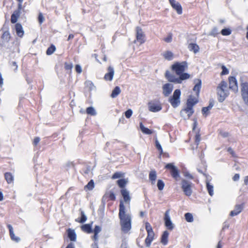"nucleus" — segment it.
<instances>
[{
	"label": "nucleus",
	"mask_w": 248,
	"mask_h": 248,
	"mask_svg": "<svg viewBox=\"0 0 248 248\" xmlns=\"http://www.w3.org/2000/svg\"><path fill=\"white\" fill-rule=\"evenodd\" d=\"M4 178L8 184H13L14 176L11 172H5L4 174Z\"/></svg>",
	"instance_id": "cd10ccee"
},
{
	"label": "nucleus",
	"mask_w": 248,
	"mask_h": 248,
	"mask_svg": "<svg viewBox=\"0 0 248 248\" xmlns=\"http://www.w3.org/2000/svg\"><path fill=\"white\" fill-rule=\"evenodd\" d=\"M185 176L190 179H193V177L192 176V175L189 173L186 174Z\"/></svg>",
	"instance_id": "69168bd1"
},
{
	"label": "nucleus",
	"mask_w": 248,
	"mask_h": 248,
	"mask_svg": "<svg viewBox=\"0 0 248 248\" xmlns=\"http://www.w3.org/2000/svg\"><path fill=\"white\" fill-rule=\"evenodd\" d=\"M94 187V183L93 180H91L87 185H86L84 186V190L86 191L87 190H92Z\"/></svg>",
	"instance_id": "c9c22d12"
},
{
	"label": "nucleus",
	"mask_w": 248,
	"mask_h": 248,
	"mask_svg": "<svg viewBox=\"0 0 248 248\" xmlns=\"http://www.w3.org/2000/svg\"><path fill=\"white\" fill-rule=\"evenodd\" d=\"M149 178L152 185H154L155 183L156 179V172L155 170H151L149 174Z\"/></svg>",
	"instance_id": "7c9ffc66"
},
{
	"label": "nucleus",
	"mask_w": 248,
	"mask_h": 248,
	"mask_svg": "<svg viewBox=\"0 0 248 248\" xmlns=\"http://www.w3.org/2000/svg\"><path fill=\"white\" fill-rule=\"evenodd\" d=\"M10 66L14 71H16L17 69L18 65L16 62H10Z\"/></svg>",
	"instance_id": "8fccbe9b"
},
{
	"label": "nucleus",
	"mask_w": 248,
	"mask_h": 248,
	"mask_svg": "<svg viewBox=\"0 0 248 248\" xmlns=\"http://www.w3.org/2000/svg\"><path fill=\"white\" fill-rule=\"evenodd\" d=\"M198 82L194 86L193 90L196 92L197 97L199 96L201 88L202 82L200 79H197Z\"/></svg>",
	"instance_id": "c756f323"
},
{
	"label": "nucleus",
	"mask_w": 248,
	"mask_h": 248,
	"mask_svg": "<svg viewBox=\"0 0 248 248\" xmlns=\"http://www.w3.org/2000/svg\"><path fill=\"white\" fill-rule=\"evenodd\" d=\"M7 228L9 230V234L11 239L16 242H18L20 239L19 238L15 236L12 226L10 224H8Z\"/></svg>",
	"instance_id": "5701e85b"
},
{
	"label": "nucleus",
	"mask_w": 248,
	"mask_h": 248,
	"mask_svg": "<svg viewBox=\"0 0 248 248\" xmlns=\"http://www.w3.org/2000/svg\"><path fill=\"white\" fill-rule=\"evenodd\" d=\"M86 113L92 116H94L96 114L95 111L92 107H90L86 108Z\"/></svg>",
	"instance_id": "ea45409f"
},
{
	"label": "nucleus",
	"mask_w": 248,
	"mask_h": 248,
	"mask_svg": "<svg viewBox=\"0 0 248 248\" xmlns=\"http://www.w3.org/2000/svg\"><path fill=\"white\" fill-rule=\"evenodd\" d=\"M217 93L219 102H222L229 95V91L228 89L227 82L221 81L217 87Z\"/></svg>",
	"instance_id": "7ed1b4c3"
},
{
	"label": "nucleus",
	"mask_w": 248,
	"mask_h": 248,
	"mask_svg": "<svg viewBox=\"0 0 248 248\" xmlns=\"http://www.w3.org/2000/svg\"><path fill=\"white\" fill-rule=\"evenodd\" d=\"M227 151L232 155V156H235V154L232 148L229 147L227 149Z\"/></svg>",
	"instance_id": "6e6d98bb"
},
{
	"label": "nucleus",
	"mask_w": 248,
	"mask_h": 248,
	"mask_svg": "<svg viewBox=\"0 0 248 248\" xmlns=\"http://www.w3.org/2000/svg\"><path fill=\"white\" fill-rule=\"evenodd\" d=\"M116 200V196L115 194L112 191H108L106 192L102 198V200L104 201H114Z\"/></svg>",
	"instance_id": "6ab92c4d"
},
{
	"label": "nucleus",
	"mask_w": 248,
	"mask_h": 248,
	"mask_svg": "<svg viewBox=\"0 0 248 248\" xmlns=\"http://www.w3.org/2000/svg\"><path fill=\"white\" fill-rule=\"evenodd\" d=\"M197 123L196 121H195L193 124V128L192 131L193 132H195V135L194 137V142L197 146L199 145L200 142L201 140L200 130L199 129H197Z\"/></svg>",
	"instance_id": "9d476101"
},
{
	"label": "nucleus",
	"mask_w": 248,
	"mask_h": 248,
	"mask_svg": "<svg viewBox=\"0 0 248 248\" xmlns=\"http://www.w3.org/2000/svg\"><path fill=\"white\" fill-rule=\"evenodd\" d=\"M169 212L170 210H167L165 213V225L168 230H172L174 227L169 216Z\"/></svg>",
	"instance_id": "4468645a"
},
{
	"label": "nucleus",
	"mask_w": 248,
	"mask_h": 248,
	"mask_svg": "<svg viewBox=\"0 0 248 248\" xmlns=\"http://www.w3.org/2000/svg\"><path fill=\"white\" fill-rule=\"evenodd\" d=\"M181 188L185 195L190 196L192 193V183L183 179L181 182Z\"/></svg>",
	"instance_id": "0eeeda50"
},
{
	"label": "nucleus",
	"mask_w": 248,
	"mask_h": 248,
	"mask_svg": "<svg viewBox=\"0 0 248 248\" xmlns=\"http://www.w3.org/2000/svg\"><path fill=\"white\" fill-rule=\"evenodd\" d=\"M229 88L234 91H238V83L236 78L233 76H230L228 78Z\"/></svg>",
	"instance_id": "f8f14e48"
},
{
	"label": "nucleus",
	"mask_w": 248,
	"mask_h": 248,
	"mask_svg": "<svg viewBox=\"0 0 248 248\" xmlns=\"http://www.w3.org/2000/svg\"><path fill=\"white\" fill-rule=\"evenodd\" d=\"M3 84V79L2 78V75L0 73V87H2Z\"/></svg>",
	"instance_id": "052dcab7"
},
{
	"label": "nucleus",
	"mask_w": 248,
	"mask_h": 248,
	"mask_svg": "<svg viewBox=\"0 0 248 248\" xmlns=\"http://www.w3.org/2000/svg\"><path fill=\"white\" fill-rule=\"evenodd\" d=\"M155 146L156 149L159 151V155H161L163 153V149L156 138L155 139Z\"/></svg>",
	"instance_id": "4c0bfd02"
},
{
	"label": "nucleus",
	"mask_w": 248,
	"mask_h": 248,
	"mask_svg": "<svg viewBox=\"0 0 248 248\" xmlns=\"http://www.w3.org/2000/svg\"><path fill=\"white\" fill-rule=\"evenodd\" d=\"M68 237L70 239V240L72 241H75L76 240V234L74 231V230H72L71 229H68L67 230Z\"/></svg>",
	"instance_id": "c85d7f7f"
},
{
	"label": "nucleus",
	"mask_w": 248,
	"mask_h": 248,
	"mask_svg": "<svg viewBox=\"0 0 248 248\" xmlns=\"http://www.w3.org/2000/svg\"><path fill=\"white\" fill-rule=\"evenodd\" d=\"M165 168L169 170L170 172L172 177L175 180L178 181L180 178V172L178 169L175 167L173 163L167 164Z\"/></svg>",
	"instance_id": "423d86ee"
},
{
	"label": "nucleus",
	"mask_w": 248,
	"mask_h": 248,
	"mask_svg": "<svg viewBox=\"0 0 248 248\" xmlns=\"http://www.w3.org/2000/svg\"><path fill=\"white\" fill-rule=\"evenodd\" d=\"M44 17L43 14L41 13L39 14L38 16V20L40 24H42V23L44 21Z\"/></svg>",
	"instance_id": "3c124183"
},
{
	"label": "nucleus",
	"mask_w": 248,
	"mask_h": 248,
	"mask_svg": "<svg viewBox=\"0 0 248 248\" xmlns=\"http://www.w3.org/2000/svg\"><path fill=\"white\" fill-rule=\"evenodd\" d=\"M194 109L193 108H191L188 107H186L182 109L180 111L181 115L182 117H185L184 113L186 114V118L189 119L194 113Z\"/></svg>",
	"instance_id": "f3484780"
},
{
	"label": "nucleus",
	"mask_w": 248,
	"mask_h": 248,
	"mask_svg": "<svg viewBox=\"0 0 248 248\" xmlns=\"http://www.w3.org/2000/svg\"><path fill=\"white\" fill-rule=\"evenodd\" d=\"M56 48L55 46L53 44H51L47 49L46 54L47 55H51L56 51Z\"/></svg>",
	"instance_id": "e433bc0d"
},
{
	"label": "nucleus",
	"mask_w": 248,
	"mask_h": 248,
	"mask_svg": "<svg viewBox=\"0 0 248 248\" xmlns=\"http://www.w3.org/2000/svg\"><path fill=\"white\" fill-rule=\"evenodd\" d=\"M208 108H206V107L202 108V112L203 114L207 113L208 112Z\"/></svg>",
	"instance_id": "680f3d73"
},
{
	"label": "nucleus",
	"mask_w": 248,
	"mask_h": 248,
	"mask_svg": "<svg viewBox=\"0 0 248 248\" xmlns=\"http://www.w3.org/2000/svg\"><path fill=\"white\" fill-rule=\"evenodd\" d=\"M101 227L99 226L96 225L94 227L93 232L94 233L98 234V233L101 231Z\"/></svg>",
	"instance_id": "603ef678"
},
{
	"label": "nucleus",
	"mask_w": 248,
	"mask_h": 248,
	"mask_svg": "<svg viewBox=\"0 0 248 248\" xmlns=\"http://www.w3.org/2000/svg\"><path fill=\"white\" fill-rule=\"evenodd\" d=\"M11 36L9 32L8 31H3L1 35V39L4 41L8 42L10 41Z\"/></svg>",
	"instance_id": "473e14b6"
},
{
	"label": "nucleus",
	"mask_w": 248,
	"mask_h": 248,
	"mask_svg": "<svg viewBox=\"0 0 248 248\" xmlns=\"http://www.w3.org/2000/svg\"><path fill=\"white\" fill-rule=\"evenodd\" d=\"M108 72L105 75L104 78L106 81H111L114 76V69L110 66L108 68Z\"/></svg>",
	"instance_id": "a211bd4d"
},
{
	"label": "nucleus",
	"mask_w": 248,
	"mask_h": 248,
	"mask_svg": "<svg viewBox=\"0 0 248 248\" xmlns=\"http://www.w3.org/2000/svg\"><path fill=\"white\" fill-rule=\"evenodd\" d=\"M121 93V89L119 86H116L112 90L110 95L112 98L116 97Z\"/></svg>",
	"instance_id": "f704fd0d"
},
{
	"label": "nucleus",
	"mask_w": 248,
	"mask_h": 248,
	"mask_svg": "<svg viewBox=\"0 0 248 248\" xmlns=\"http://www.w3.org/2000/svg\"><path fill=\"white\" fill-rule=\"evenodd\" d=\"M80 215H81L80 218L76 219L75 221L76 222H79V223H83L85 222L86 221L87 217L85 216L84 211H82V210H80Z\"/></svg>",
	"instance_id": "72a5a7b5"
},
{
	"label": "nucleus",
	"mask_w": 248,
	"mask_h": 248,
	"mask_svg": "<svg viewBox=\"0 0 248 248\" xmlns=\"http://www.w3.org/2000/svg\"><path fill=\"white\" fill-rule=\"evenodd\" d=\"M243 208V206L242 204L236 205L235 206L234 209L230 212V215L231 217H234L237 215L238 214L241 212Z\"/></svg>",
	"instance_id": "aec40b11"
},
{
	"label": "nucleus",
	"mask_w": 248,
	"mask_h": 248,
	"mask_svg": "<svg viewBox=\"0 0 248 248\" xmlns=\"http://www.w3.org/2000/svg\"><path fill=\"white\" fill-rule=\"evenodd\" d=\"M20 10L17 9L14 11L11 16V22L13 24L16 23L20 16Z\"/></svg>",
	"instance_id": "412c9836"
},
{
	"label": "nucleus",
	"mask_w": 248,
	"mask_h": 248,
	"mask_svg": "<svg viewBox=\"0 0 248 248\" xmlns=\"http://www.w3.org/2000/svg\"><path fill=\"white\" fill-rule=\"evenodd\" d=\"M163 40L166 43L171 42L172 40V34L171 33H169L167 37L164 38Z\"/></svg>",
	"instance_id": "49530a36"
},
{
	"label": "nucleus",
	"mask_w": 248,
	"mask_h": 248,
	"mask_svg": "<svg viewBox=\"0 0 248 248\" xmlns=\"http://www.w3.org/2000/svg\"><path fill=\"white\" fill-rule=\"evenodd\" d=\"M136 31V39L140 44H142L145 42V35L143 33L142 29L140 27H137Z\"/></svg>",
	"instance_id": "9b49d317"
},
{
	"label": "nucleus",
	"mask_w": 248,
	"mask_h": 248,
	"mask_svg": "<svg viewBox=\"0 0 248 248\" xmlns=\"http://www.w3.org/2000/svg\"><path fill=\"white\" fill-rule=\"evenodd\" d=\"M206 186L209 194L211 196H212L214 194L213 186L212 185H211L209 183H207Z\"/></svg>",
	"instance_id": "c03bdc74"
},
{
	"label": "nucleus",
	"mask_w": 248,
	"mask_h": 248,
	"mask_svg": "<svg viewBox=\"0 0 248 248\" xmlns=\"http://www.w3.org/2000/svg\"><path fill=\"white\" fill-rule=\"evenodd\" d=\"M244 184L246 185H248V176H247L245 177Z\"/></svg>",
	"instance_id": "0e129e2a"
},
{
	"label": "nucleus",
	"mask_w": 248,
	"mask_h": 248,
	"mask_svg": "<svg viewBox=\"0 0 248 248\" xmlns=\"http://www.w3.org/2000/svg\"><path fill=\"white\" fill-rule=\"evenodd\" d=\"M66 248H75L74 244L70 243L66 246Z\"/></svg>",
	"instance_id": "e2e57ef3"
},
{
	"label": "nucleus",
	"mask_w": 248,
	"mask_h": 248,
	"mask_svg": "<svg viewBox=\"0 0 248 248\" xmlns=\"http://www.w3.org/2000/svg\"><path fill=\"white\" fill-rule=\"evenodd\" d=\"M232 31L229 28H225L221 30V33L223 36H228L231 34Z\"/></svg>",
	"instance_id": "a19ab883"
},
{
	"label": "nucleus",
	"mask_w": 248,
	"mask_h": 248,
	"mask_svg": "<svg viewBox=\"0 0 248 248\" xmlns=\"http://www.w3.org/2000/svg\"><path fill=\"white\" fill-rule=\"evenodd\" d=\"M149 111L153 112H158L162 108V105L158 100L151 101L148 103Z\"/></svg>",
	"instance_id": "1a4fd4ad"
},
{
	"label": "nucleus",
	"mask_w": 248,
	"mask_h": 248,
	"mask_svg": "<svg viewBox=\"0 0 248 248\" xmlns=\"http://www.w3.org/2000/svg\"><path fill=\"white\" fill-rule=\"evenodd\" d=\"M145 229L147 232V236L145 240V245L146 247H150L152 242L155 238V232L153 231L151 224L147 222L145 223Z\"/></svg>",
	"instance_id": "20e7f679"
},
{
	"label": "nucleus",
	"mask_w": 248,
	"mask_h": 248,
	"mask_svg": "<svg viewBox=\"0 0 248 248\" xmlns=\"http://www.w3.org/2000/svg\"><path fill=\"white\" fill-rule=\"evenodd\" d=\"M73 64L72 62H65L64 63V68L65 70L67 71H69L70 73L71 72L72 69L73 68Z\"/></svg>",
	"instance_id": "58836bf2"
},
{
	"label": "nucleus",
	"mask_w": 248,
	"mask_h": 248,
	"mask_svg": "<svg viewBox=\"0 0 248 248\" xmlns=\"http://www.w3.org/2000/svg\"><path fill=\"white\" fill-rule=\"evenodd\" d=\"M198 97L189 95L186 101V106L193 108V107L198 102Z\"/></svg>",
	"instance_id": "dca6fc26"
},
{
	"label": "nucleus",
	"mask_w": 248,
	"mask_h": 248,
	"mask_svg": "<svg viewBox=\"0 0 248 248\" xmlns=\"http://www.w3.org/2000/svg\"><path fill=\"white\" fill-rule=\"evenodd\" d=\"M239 178H240L239 174L238 173H236L232 177V180L234 181H237L239 179Z\"/></svg>",
	"instance_id": "13d9d810"
},
{
	"label": "nucleus",
	"mask_w": 248,
	"mask_h": 248,
	"mask_svg": "<svg viewBox=\"0 0 248 248\" xmlns=\"http://www.w3.org/2000/svg\"><path fill=\"white\" fill-rule=\"evenodd\" d=\"M15 30L17 35L19 37H22L24 34L22 26L21 24L17 23L15 25Z\"/></svg>",
	"instance_id": "4be33fe9"
},
{
	"label": "nucleus",
	"mask_w": 248,
	"mask_h": 248,
	"mask_svg": "<svg viewBox=\"0 0 248 248\" xmlns=\"http://www.w3.org/2000/svg\"><path fill=\"white\" fill-rule=\"evenodd\" d=\"M188 48L189 51L193 52L195 54L198 53L200 50L199 46L195 43H190L188 45Z\"/></svg>",
	"instance_id": "b1692460"
},
{
	"label": "nucleus",
	"mask_w": 248,
	"mask_h": 248,
	"mask_svg": "<svg viewBox=\"0 0 248 248\" xmlns=\"http://www.w3.org/2000/svg\"><path fill=\"white\" fill-rule=\"evenodd\" d=\"M162 55L165 60L169 61L172 60L174 58L173 53L170 50L166 51Z\"/></svg>",
	"instance_id": "393cba45"
},
{
	"label": "nucleus",
	"mask_w": 248,
	"mask_h": 248,
	"mask_svg": "<svg viewBox=\"0 0 248 248\" xmlns=\"http://www.w3.org/2000/svg\"><path fill=\"white\" fill-rule=\"evenodd\" d=\"M165 184L161 180H158L157 183V186L159 190H162L164 188Z\"/></svg>",
	"instance_id": "a18cd8bd"
},
{
	"label": "nucleus",
	"mask_w": 248,
	"mask_h": 248,
	"mask_svg": "<svg viewBox=\"0 0 248 248\" xmlns=\"http://www.w3.org/2000/svg\"><path fill=\"white\" fill-rule=\"evenodd\" d=\"M124 173L121 172H116L111 176V179H116L123 177L124 176Z\"/></svg>",
	"instance_id": "37998d69"
},
{
	"label": "nucleus",
	"mask_w": 248,
	"mask_h": 248,
	"mask_svg": "<svg viewBox=\"0 0 248 248\" xmlns=\"http://www.w3.org/2000/svg\"><path fill=\"white\" fill-rule=\"evenodd\" d=\"M222 243H221V241H220L218 242V243L217 244V248H222Z\"/></svg>",
	"instance_id": "338daca9"
},
{
	"label": "nucleus",
	"mask_w": 248,
	"mask_h": 248,
	"mask_svg": "<svg viewBox=\"0 0 248 248\" xmlns=\"http://www.w3.org/2000/svg\"><path fill=\"white\" fill-rule=\"evenodd\" d=\"M188 69V63L186 61L175 62L170 66V70L178 77L171 73L169 70H166L165 77L170 82L180 84L184 80L190 78V75L185 72Z\"/></svg>",
	"instance_id": "f03ea898"
},
{
	"label": "nucleus",
	"mask_w": 248,
	"mask_h": 248,
	"mask_svg": "<svg viewBox=\"0 0 248 248\" xmlns=\"http://www.w3.org/2000/svg\"><path fill=\"white\" fill-rule=\"evenodd\" d=\"M75 70L78 74H80L82 72V68L79 64L75 65Z\"/></svg>",
	"instance_id": "864d4df0"
},
{
	"label": "nucleus",
	"mask_w": 248,
	"mask_h": 248,
	"mask_svg": "<svg viewBox=\"0 0 248 248\" xmlns=\"http://www.w3.org/2000/svg\"><path fill=\"white\" fill-rule=\"evenodd\" d=\"M98 234L94 233L93 236L92 237V239H93L94 241H97V240H98Z\"/></svg>",
	"instance_id": "bf43d9fd"
},
{
	"label": "nucleus",
	"mask_w": 248,
	"mask_h": 248,
	"mask_svg": "<svg viewBox=\"0 0 248 248\" xmlns=\"http://www.w3.org/2000/svg\"><path fill=\"white\" fill-rule=\"evenodd\" d=\"M40 140V139L39 137H35L33 140V145L36 146L38 144V143L39 142Z\"/></svg>",
	"instance_id": "5fc2aeb1"
},
{
	"label": "nucleus",
	"mask_w": 248,
	"mask_h": 248,
	"mask_svg": "<svg viewBox=\"0 0 248 248\" xmlns=\"http://www.w3.org/2000/svg\"><path fill=\"white\" fill-rule=\"evenodd\" d=\"M173 89V86L170 83H166L162 86L163 94L166 96H169L171 93Z\"/></svg>",
	"instance_id": "2eb2a0df"
},
{
	"label": "nucleus",
	"mask_w": 248,
	"mask_h": 248,
	"mask_svg": "<svg viewBox=\"0 0 248 248\" xmlns=\"http://www.w3.org/2000/svg\"><path fill=\"white\" fill-rule=\"evenodd\" d=\"M199 158L201 161H202L204 157V154L203 152L202 151H201L198 155Z\"/></svg>",
	"instance_id": "4d7b16f0"
},
{
	"label": "nucleus",
	"mask_w": 248,
	"mask_h": 248,
	"mask_svg": "<svg viewBox=\"0 0 248 248\" xmlns=\"http://www.w3.org/2000/svg\"><path fill=\"white\" fill-rule=\"evenodd\" d=\"M221 135L223 137H227L228 136H229V134L228 132H224L222 134H221Z\"/></svg>",
	"instance_id": "774afa93"
},
{
	"label": "nucleus",
	"mask_w": 248,
	"mask_h": 248,
	"mask_svg": "<svg viewBox=\"0 0 248 248\" xmlns=\"http://www.w3.org/2000/svg\"><path fill=\"white\" fill-rule=\"evenodd\" d=\"M81 229L83 232L87 233H90L93 232L92 229V224H84L81 226Z\"/></svg>",
	"instance_id": "bb28decb"
},
{
	"label": "nucleus",
	"mask_w": 248,
	"mask_h": 248,
	"mask_svg": "<svg viewBox=\"0 0 248 248\" xmlns=\"http://www.w3.org/2000/svg\"><path fill=\"white\" fill-rule=\"evenodd\" d=\"M133 111L131 109H128L124 113L125 117L128 119L131 117Z\"/></svg>",
	"instance_id": "09e8293b"
},
{
	"label": "nucleus",
	"mask_w": 248,
	"mask_h": 248,
	"mask_svg": "<svg viewBox=\"0 0 248 248\" xmlns=\"http://www.w3.org/2000/svg\"><path fill=\"white\" fill-rule=\"evenodd\" d=\"M221 69H222V71L220 74L221 75H222V76L225 75H227L229 74V70L225 66L222 65Z\"/></svg>",
	"instance_id": "de8ad7c7"
},
{
	"label": "nucleus",
	"mask_w": 248,
	"mask_h": 248,
	"mask_svg": "<svg viewBox=\"0 0 248 248\" xmlns=\"http://www.w3.org/2000/svg\"><path fill=\"white\" fill-rule=\"evenodd\" d=\"M181 92L180 89H176L172 96H171L169 99V102L171 104V106L176 108L180 104V96Z\"/></svg>",
	"instance_id": "39448f33"
},
{
	"label": "nucleus",
	"mask_w": 248,
	"mask_h": 248,
	"mask_svg": "<svg viewBox=\"0 0 248 248\" xmlns=\"http://www.w3.org/2000/svg\"><path fill=\"white\" fill-rule=\"evenodd\" d=\"M127 183V180L125 179H119L117 181V184L121 188L120 193L123 198V200H121L120 202L118 216L121 230L125 233H128L131 229V216L126 213L124 205V202L130 204L131 201L129 192L125 188Z\"/></svg>",
	"instance_id": "f257e3e1"
},
{
	"label": "nucleus",
	"mask_w": 248,
	"mask_h": 248,
	"mask_svg": "<svg viewBox=\"0 0 248 248\" xmlns=\"http://www.w3.org/2000/svg\"><path fill=\"white\" fill-rule=\"evenodd\" d=\"M169 1L172 8L176 11L178 14L181 15L182 14V7L179 2L175 0H169Z\"/></svg>",
	"instance_id": "ddd939ff"
},
{
	"label": "nucleus",
	"mask_w": 248,
	"mask_h": 248,
	"mask_svg": "<svg viewBox=\"0 0 248 248\" xmlns=\"http://www.w3.org/2000/svg\"><path fill=\"white\" fill-rule=\"evenodd\" d=\"M186 220L188 222H191L193 220L192 215L190 213H186L185 215Z\"/></svg>",
	"instance_id": "79ce46f5"
},
{
	"label": "nucleus",
	"mask_w": 248,
	"mask_h": 248,
	"mask_svg": "<svg viewBox=\"0 0 248 248\" xmlns=\"http://www.w3.org/2000/svg\"><path fill=\"white\" fill-rule=\"evenodd\" d=\"M140 127L142 132L145 134L150 135L153 134V131L149 128L145 127L142 123L140 124Z\"/></svg>",
	"instance_id": "2f4dec72"
},
{
	"label": "nucleus",
	"mask_w": 248,
	"mask_h": 248,
	"mask_svg": "<svg viewBox=\"0 0 248 248\" xmlns=\"http://www.w3.org/2000/svg\"><path fill=\"white\" fill-rule=\"evenodd\" d=\"M241 94L243 100L248 106V82H244L240 84Z\"/></svg>",
	"instance_id": "6e6552de"
},
{
	"label": "nucleus",
	"mask_w": 248,
	"mask_h": 248,
	"mask_svg": "<svg viewBox=\"0 0 248 248\" xmlns=\"http://www.w3.org/2000/svg\"><path fill=\"white\" fill-rule=\"evenodd\" d=\"M169 233L168 231H165L163 232L161 237V242L164 245H166L168 242V237Z\"/></svg>",
	"instance_id": "a878e982"
}]
</instances>
